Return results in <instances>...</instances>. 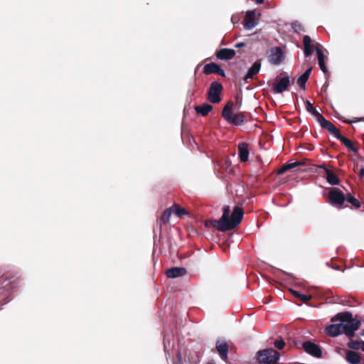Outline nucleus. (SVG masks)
Masks as SVG:
<instances>
[{
	"label": "nucleus",
	"mask_w": 364,
	"mask_h": 364,
	"mask_svg": "<svg viewBox=\"0 0 364 364\" xmlns=\"http://www.w3.org/2000/svg\"><path fill=\"white\" fill-rule=\"evenodd\" d=\"M279 358V353L272 348H266L257 353V360L260 364L276 363Z\"/></svg>",
	"instance_id": "4"
},
{
	"label": "nucleus",
	"mask_w": 364,
	"mask_h": 364,
	"mask_svg": "<svg viewBox=\"0 0 364 364\" xmlns=\"http://www.w3.org/2000/svg\"><path fill=\"white\" fill-rule=\"evenodd\" d=\"M223 90L222 85L214 81L210 84L208 91V100L212 103H218L220 102V94Z\"/></svg>",
	"instance_id": "7"
},
{
	"label": "nucleus",
	"mask_w": 364,
	"mask_h": 364,
	"mask_svg": "<svg viewBox=\"0 0 364 364\" xmlns=\"http://www.w3.org/2000/svg\"><path fill=\"white\" fill-rule=\"evenodd\" d=\"M311 68L307 69L297 80V83L299 85V87L305 90L306 88V83L311 75Z\"/></svg>",
	"instance_id": "22"
},
{
	"label": "nucleus",
	"mask_w": 364,
	"mask_h": 364,
	"mask_svg": "<svg viewBox=\"0 0 364 364\" xmlns=\"http://www.w3.org/2000/svg\"><path fill=\"white\" fill-rule=\"evenodd\" d=\"M288 170H289V168H287V164H284V165H283L282 168L279 171L278 173L279 174H282V173H284V172H286Z\"/></svg>",
	"instance_id": "35"
},
{
	"label": "nucleus",
	"mask_w": 364,
	"mask_h": 364,
	"mask_svg": "<svg viewBox=\"0 0 364 364\" xmlns=\"http://www.w3.org/2000/svg\"><path fill=\"white\" fill-rule=\"evenodd\" d=\"M166 336H164V350H165V351H166V349H167V348H168V344H167V343H166Z\"/></svg>",
	"instance_id": "37"
},
{
	"label": "nucleus",
	"mask_w": 364,
	"mask_h": 364,
	"mask_svg": "<svg viewBox=\"0 0 364 364\" xmlns=\"http://www.w3.org/2000/svg\"><path fill=\"white\" fill-rule=\"evenodd\" d=\"M291 292L292 293V294H293L294 296H296V297H297V298H299V296H300V293H299L297 291H295V290H292V289H291Z\"/></svg>",
	"instance_id": "36"
},
{
	"label": "nucleus",
	"mask_w": 364,
	"mask_h": 364,
	"mask_svg": "<svg viewBox=\"0 0 364 364\" xmlns=\"http://www.w3.org/2000/svg\"><path fill=\"white\" fill-rule=\"evenodd\" d=\"M287 166V168H289V170H291L292 168H294L299 166H300L301 164V163H299V162H292V163H287L286 164Z\"/></svg>",
	"instance_id": "32"
},
{
	"label": "nucleus",
	"mask_w": 364,
	"mask_h": 364,
	"mask_svg": "<svg viewBox=\"0 0 364 364\" xmlns=\"http://www.w3.org/2000/svg\"><path fill=\"white\" fill-rule=\"evenodd\" d=\"M203 73L205 75L217 73L222 77H225V71L220 68V65L215 63L206 64L203 68Z\"/></svg>",
	"instance_id": "13"
},
{
	"label": "nucleus",
	"mask_w": 364,
	"mask_h": 364,
	"mask_svg": "<svg viewBox=\"0 0 364 364\" xmlns=\"http://www.w3.org/2000/svg\"><path fill=\"white\" fill-rule=\"evenodd\" d=\"M291 28L293 31L296 33H299L302 31H304L302 25L299 22H293L291 23Z\"/></svg>",
	"instance_id": "29"
},
{
	"label": "nucleus",
	"mask_w": 364,
	"mask_h": 364,
	"mask_svg": "<svg viewBox=\"0 0 364 364\" xmlns=\"http://www.w3.org/2000/svg\"><path fill=\"white\" fill-rule=\"evenodd\" d=\"M289 85L290 77L285 75L272 84V90L275 94H282L288 90Z\"/></svg>",
	"instance_id": "8"
},
{
	"label": "nucleus",
	"mask_w": 364,
	"mask_h": 364,
	"mask_svg": "<svg viewBox=\"0 0 364 364\" xmlns=\"http://www.w3.org/2000/svg\"><path fill=\"white\" fill-rule=\"evenodd\" d=\"M230 213V207L228 205L225 206L223 208V213L221 218L218 220H211V224L221 232H225L227 230L234 229L242 221L244 213L242 209L239 206H235L234 208L230 218H229Z\"/></svg>",
	"instance_id": "1"
},
{
	"label": "nucleus",
	"mask_w": 364,
	"mask_h": 364,
	"mask_svg": "<svg viewBox=\"0 0 364 364\" xmlns=\"http://www.w3.org/2000/svg\"><path fill=\"white\" fill-rule=\"evenodd\" d=\"M329 198L333 205L341 207L346 200L343 192L339 189H333L329 192Z\"/></svg>",
	"instance_id": "11"
},
{
	"label": "nucleus",
	"mask_w": 364,
	"mask_h": 364,
	"mask_svg": "<svg viewBox=\"0 0 364 364\" xmlns=\"http://www.w3.org/2000/svg\"><path fill=\"white\" fill-rule=\"evenodd\" d=\"M260 16L261 14L255 10L247 11L245 17V29L250 31L254 28L258 24Z\"/></svg>",
	"instance_id": "6"
},
{
	"label": "nucleus",
	"mask_w": 364,
	"mask_h": 364,
	"mask_svg": "<svg viewBox=\"0 0 364 364\" xmlns=\"http://www.w3.org/2000/svg\"><path fill=\"white\" fill-rule=\"evenodd\" d=\"M325 332L331 337H336L342 334L341 324L340 322L331 324L326 327Z\"/></svg>",
	"instance_id": "17"
},
{
	"label": "nucleus",
	"mask_w": 364,
	"mask_h": 364,
	"mask_svg": "<svg viewBox=\"0 0 364 364\" xmlns=\"http://www.w3.org/2000/svg\"><path fill=\"white\" fill-rule=\"evenodd\" d=\"M260 69L261 62L259 60H257L248 69L247 73L244 77V80L247 82L249 79H252L259 72Z\"/></svg>",
	"instance_id": "18"
},
{
	"label": "nucleus",
	"mask_w": 364,
	"mask_h": 364,
	"mask_svg": "<svg viewBox=\"0 0 364 364\" xmlns=\"http://www.w3.org/2000/svg\"><path fill=\"white\" fill-rule=\"evenodd\" d=\"M171 208H168L166 210H164L162 215L160 218V223L161 224H166L169 221L170 217L171 215Z\"/></svg>",
	"instance_id": "25"
},
{
	"label": "nucleus",
	"mask_w": 364,
	"mask_h": 364,
	"mask_svg": "<svg viewBox=\"0 0 364 364\" xmlns=\"http://www.w3.org/2000/svg\"><path fill=\"white\" fill-rule=\"evenodd\" d=\"M337 321H340L341 324L342 334H345L348 338L353 337L360 326V322L353 318L350 312L339 313L331 318V322Z\"/></svg>",
	"instance_id": "2"
},
{
	"label": "nucleus",
	"mask_w": 364,
	"mask_h": 364,
	"mask_svg": "<svg viewBox=\"0 0 364 364\" xmlns=\"http://www.w3.org/2000/svg\"><path fill=\"white\" fill-rule=\"evenodd\" d=\"M283 59V52L280 47H276L271 50L269 62L272 65H279Z\"/></svg>",
	"instance_id": "12"
},
{
	"label": "nucleus",
	"mask_w": 364,
	"mask_h": 364,
	"mask_svg": "<svg viewBox=\"0 0 364 364\" xmlns=\"http://www.w3.org/2000/svg\"><path fill=\"white\" fill-rule=\"evenodd\" d=\"M360 349L364 353V341H362V346H360Z\"/></svg>",
	"instance_id": "41"
},
{
	"label": "nucleus",
	"mask_w": 364,
	"mask_h": 364,
	"mask_svg": "<svg viewBox=\"0 0 364 364\" xmlns=\"http://www.w3.org/2000/svg\"><path fill=\"white\" fill-rule=\"evenodd\" d=\"M304 104L306 111L316 117L322 128L327 129L332 124L330 121L325 119L324 117L317 111L316 107H313L310 101L306 100L304 101Z\"/></svg>",
	"instance_id": "5"
},
{
	"label": "nucleus",
	"mask_w": 364,
	"mask_h": 364,
	"mask_svg": "<svg viewBox=\"0 0 364 364\" xmlns=\"http://www.w3.org/2000/svg\"><path fill=\"white\" fill-rule=\"evenodd\" d=\"M274 346L275 348H278L279 350H282L285 346V342L284 341L283 339L276 340L274 342Z\"/></svg>",
	"instance_id": "30"
},
{
	"label": "nucleus",
	"mask_w": 364,
	"mask_h": 364,
	"mask_svg": "<svg viewBox=\"0 0 364 364\" xmlns=\"http://www.w3.org/2000/svg\"><path fill=\"white\" fill-rule=\"evenodd\" d=\"M363 341H350L348 343V346L354 350L360 349V346H362Z\"/></svg>",
	"instance_id": "28"
},
{
	"label": "nucleus",
	"mask_w": 364,
	"mask_h": 364,
	"mask_svg": "<svg viewBox=\"0 0 364 364\" xmlns=\"http://www.w3.org/2000/svg\"><path fill=\"white\" fill-rule=\"evenodd\" d=\"M257 4H261L264 2V0H255Z\"/></svg>",
	"instance_id": "40"
},
{
	"label": "nucleus",
	"mask_w": 364,
	"mask_h": 364,
	"mask_svg": "<svg viewBox=\"0 0 364 364\" xmlns=\"http://www.w3.org/2000/svg\"><path fill=\"white\" fill-rule=\"evenodd\" d=\"M346 360L350 364H359L360 362V356L355 351L348 350L346 355Z\"/></svg>",
	"instance_id": "20"
},
{
	"label": "nucleus",
	"mask_w": 364,
	"mask_h": 364,
	"mask_svg": "<svg viewBox=\"0 0 364 364\" xmlns=\"http://www.w3.org/2000/svg\"><path fill=\"white\" fill-rule=\"evenodd\" d=\"M360 176L361 177H363L364 176V168H362L360 171Z\"/></svg>",
	"instance_id": "39"
},
{
	"label": "nucleus",
	"mask_w": 364,
	"mask_h": 364,
	"mask_svg": "<svg viewBox=\"0 0 364 364\" xmlns=\"http://www.w3.org/2000/svg\"><path fill=\"white\" fill-rule=\"evenodd\" d=\"M237 149H238V155H239L240 160L242 162L247 161L249 159V154H250L248 144L245 142L239 143V144L237 146Z\"/></svg>",
	"instance_id": "16"
},
{
	"label": "nucleus",
	"mask_w": 364,
	"mask_h": 364,
	"mask_svg": "<svg viewBox=\"0 0 364 364\" xmlns=\"http://www.w3.org/2000/svg\"><path fill=\"white\" fill-rule=\"evenodd\" d=\"M10 284L9 282H7V283L5 284V287H7Z\"/></svg>",
	"instance_id": "43"
},
{
	"label": "nucleus",
	"mask_w": 364,
	"mask_h": 364,
	"mask_svg": "<svg viewBox=\"0 0 364 364\" xmlns=\"http://www.w3.org/2000/svg\"><path fill=\"white\" fill-rule=\"evenodd\" d=\"M346 200L350 203L352 205L360 208V203L353 196L348 194Z\"/></svg>",
	"instance_id": "27"
},
{
	"label": "nucleus",
	"mask_w": 364,
	"mask_h": 364,
	"mask_svg": "<svg viewBox=\"0 0 364 364\" xmlns=\"http://www.w3.org/2000/svg\"><path fill=\"white\" fill-rule=\"evenodd\" d=\"M343 122H346V123H348V124L351 123V122H350V121H349V120H344Z\"/></svg>",
	"instance_id": "42"
},
{
	"label": "nucleus",
	"mask_w": 364,
	"mask_h": 364,
	"mask_svg": "<svg viewBox=\"0 0 364 364\" xmlns=\"http://www.w3.org/2000/svg\"><path fill=\"white\" fill-rule=\"evenodd\" d=\"M233 105L232 102H228L223 109L222 117L230 124L235 126L242 125L245 122V116L242 113H233L232 112Z\"/></svg>",
	"instance_id": "3"
},
{
	"label": "nucleus",
	"mask_w": 364,
	"mask_h": 364,
	"mask_svg": "<svg viewBox=\"0 0 364 364\" xmlns=\"http://www.w3.org/2000/svg\"><path fill=\"white\" fill-rule=\"evenodd\" d=\"M216 349L222 360H226L228 354V345L224 341H218L216 342Z\"/></svg>",
	"instance_id": "14"
},
{
	"label": "nucleus",
	"mask_w": 364,
	"mask_h": 364,
	"mask_svg": "<svg viewBox=\"0 0 364 364\" xmlns=\"http://www.w3.org/2000/svg\"><path fill=\"white\" fill-rule=\"evenodd\" d=\"M304 46L311 45V39L309 36H304L303 39Z\"/></svg>",
	"instance_id": "33"
},
{
	"label": "nucleus",
	"mask_w": 364,
	"mask_h": 364,
	"mask_svg": "<svg viewBox=\"0 0 364 364\" xmlns=\"http://www.w3.org/2000/svg\"><path fill=\"white\" fill-rule=\"evenodd\" d=\"M311 296L310 295H306V294H301L299 299H300L303 301H309Z\"/></svg>",
	"instance_id": "34"
},
{
	"label": "nucleus",
	"mask_w": 364,
	"mask_h": 364,
	"mask_svg": "<svg viewBox=\"0 0 364 364\" xmlns=\"http://www.w3.org/2000/svg\"><path fill=\"white\" fill-rule=\"evenodd\" d=\"M244 46H245V43L243 42H240V43H237L235 45V47L236 48H241V47H243Z\"/></svg>",
	"instance_id": "38"
},
{
	"label": "nucleus",
	"mask_w": 364,
	"mask_h": 364,
	"mask_svg": "<svg viewBox=\"0 0 364 364\" xmlns=\"http://www.w3.org/2000/svg\"><path fill=\"white\" fill-rule=\"evenodd\" d=\"M186 269L184 267H172L166 270V275L168 278H177L185 275Z\"/></svg>",
	"instance_id": "19"
},
{
	"label": "nucleus",
	"mask_w": 364,
	"mask_h": 364,
	"mask_svg": "<svg viewBox=\"0 0 364 364\" xmlns=\"http://www.w3.org/2000/svg\"><path fill=\"white\" fill-rule=\"evenodd\" d=\"M195 109L197 113L202 116H206L213 109V106L208 103H203L200 106H196Z\"/></svg>",
	"instance_id": "23"
},
{
	"label": "nucleus",
	"mask_w": 364,
	"mask_h": 364,
	"mask_svg": "<svg viewBox=\"0 0 364 364\" xmlns=\"http://www.w3.org/2000/svg\"><path fill=\"white\" fill-rule=\"evenodd\" d=\"M314 50V46L311 44L309 46H304V54L306 57L310 56Z\"/></svg>",
	"instance_id": "31"
},
{
	"label": "nucleus",
	"mask_w": 364,
	"mask_h": 364,
	"mask_svg": "<svg viewBox=\"0 0 364 364\" xmlns=\"http://www.w3.org/2000/svg\"><path fill=\"white\" fill-rule=\"evenodd\" d=\"M329 132L333 134L337 139L341 141L346 147L351 149L353 151H356V149L354 147L351 141L348 138L343 136L338 129H337L333 124H331L327 129Z\"/></svg>",
	"instance_id": "9"
},
{
	"label": "nucleus",
	"mask_w": 364,
	"mask_h": 364,
	"mask_svg": "<svg viewBox=\"0 0 364 364\" xmlns=\"http://www.w3.org/2000/svg\"><path fill=\"white\" fill-rule=\"evenodd\" d=\"M235 55V51L230 48H221L216 53V57L220 60H228Z\"/></svg>",
	"instance_id": "15"
},
{
	"label": "nucleus",
	"mask_w": 364,
	"mask_h": 364,
	"mask_svg": "<svg viewBox=\"0 0 364 364\" xmlns=\"http://www.w3.org/2000/svg\"><path fill=\"white\" fill-rule=\"evenodd\" d=\"M316 51L317 56H318V63L320 69L321 70V71L323 73H327L328 69L325 64V59H324L325 56H324L321 49L319 48L318 47H316Z\"/></svg>",
	"instance_id": "21"
},
{
	"label": "nucleus",
	"mask_w": 364,
	"mask_h": 364,
	"mask_svg": "<svg viewBox=\"0 0 364 364\" xmlns=\"http://www.w3.org/2000/svg\"><path fill=\"white\" fill-rule=\"evenodd\" d=\"M170 208H171V212L178 217H181L182 215H186L188 213L184 208L176 204L173 205L171 207H170Z\"/></svg>",
	"instance_id": "24"
},
{
	"label": "nucleus",
	"mask_w": 364,
	"mask_h": 364,
	"mask_svg": "<svg viewBox=\"0 0 364 364\" xmlns=\"http://www.w3.org/2000/svg\"><path fill=\"white\" fill-rule=\"evenodd\" d=\"M302 348L306 353L314 358H320L322 357V350L315 343L310 341H304L302 344Z\"/></svg>",
	"instance_id": "10"
},
{
	"label": "nucleus",
	"mask_w": 364,
	"mask_h": 364,
	"mask_svg": "<svg viewBox=\"0 0 364 364\" xmlns=\"http://www.w3.org/2000/svg\"><path fill=\"white\" fill-rule=\"evenodd\" d=\"M326 180L328 183L331 185H337L339 183V179L336 175L327 171V178Z\"/></svg>",
	"instance_id": "26"
}]
</instances>
